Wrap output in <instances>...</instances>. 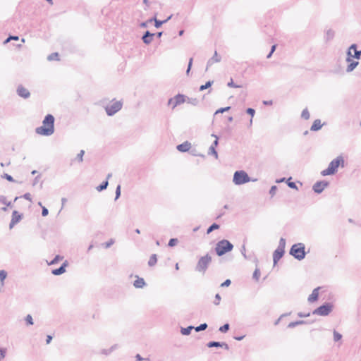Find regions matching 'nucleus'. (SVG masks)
Returning <instances> with one entry per match:
<instances>
[{
	"mask_svg": "<svg viewBox=\"0 0 361 361\" xmlns=\"http://www.w3.org/2000/svg\"><path fill=\"white\" fill-rule=\"evenodd\" d=\"M48 59L49 61H59V55L58 53H52L48 56Z\"/></svg>",
	"mask_w": 361,
	"mask_h": 361,
	"instance_id": "nucleus-23",
	"label": "nucleus"
},
{
	"mask_svg": "<svg viewBox=\"0 0 361 361\" xmlns=\"http://www.w3.org/2000/svg\"><path fill=\"white\" fill-rule=\"evenodd\" d=\"M290 254L295 258L301 260L305 256V245L302 243H297L292 246Z\"/></svg>",
	"mask_w": 361,
	"mask_h": 361,
	"instance_id": "nucleus-6",
	"label": "nucleus"
},
{
	"mask_svg": "<svg viewBox=\"0 0 361 361\" xmlns=\"http://www.w3.org/2000/svg\"><path fill=\"white\" fill-rule=\"evenodd\" d=\"M6 178L8 180H9V181H13V178H12L11 176L7 175V174H6Z\"/></svg>",
	"mask_w": 361,
	"mask_h": 361,
	"instance_id": "nucleus-54",
	"label": "nucleus"
},
{
	"mask_svg": "<svg viewBox=\"0 0 361 361\" xmlns=\"http://www.w3.org/2000/svg\"><path fill=\"white\" fill-rule=\"evenodd\" d=\"M136 359L138 360V361H141L142 360V358L141 357V356L140 355H136Z\"/></svg>",
	"mask_w": 361,
	"mask_h": 361,
	"instance_id": "nucleus-55",
	"label": "nucleus"
},
{
	"mask_svg": "<svg viewBox=\"0 0 361 361\" xmlns=\"http://www.w3.org/2000/svg\"><path fill=\"white\" fill-rule=\"evenodd\" d=\"M212 260V258L209 254L201 257L196 265V270L202 274H204L211 264Z\"/></svg>",
	"mask_w": 361,
	"mask_h": 361,
	"instance_id": "nucleus-4",
	"label": "nucleus"
},
{
	"mask_svg": "<svg viewBox=\"0 0 361 361\" xmlns=\"http://www.w3.org/2000/svg\"><path fill=\"white\" fill-rule=\"evenodd\" d=\"M67 265H68V262H67V261H66L63 262V264H62V266L60 268L52 270L51 273L54 275L62 274L64 272H66V267H67Z\"/></svg>",
	"mask_w": 361,
	"mask_h": 361,
	"instance_id": "nucleus-17",
	"label": "nucleus"
},
{
	"mask_svg": "<svg viewBox=\"0 0 361 361\" xmlns=\"http://www.w3.org/2000/svg\"><path fill=\"white\" fill-rule=\"evenodd\" d=\"M145 285V282L142 278H137L134 281V286L137 288H142Z\"/></svg>",
	"mask_w": 361,
	"mask_h": 361,
	"instance_id": "nucleus-20",
	"label": "nucleus"
},
{
	"mask_svg": "<svg viewBox=\"0 0 361 361\" xmlns=\"http://www.w3.org/2000/svg\"><path fill=\"white\" fill-rule=\"evenodd\" d=\"M6 276H7V273L5 271H4V270L0 271L1 286L4 285V281L6 278Z\"/></svg>",
	"mask_w": 361,
	"mask_h": 361,
	"instance_id": "nucleus-24",
	"label": "nucleus"
},
{
	"mask_svg": "<svg viewBox=\"0 0 361 361\" xmlns=\"http://www.w3.org/2000/svg\"><path fill=\"white\" fill-rule=\"evenodd\" d=\"M247 113L248 114H250V115L252 116V117L254 116V115H255V110H254L253 109H252V108H248V109H247Z\"/></svg>",
	"mask_w": 361,
	"mask_h": 361,
	"instance_id": "nucleus-43",
	"label": "nucleus"
},
{
	"mask_svg": "<svg viewBox=\"0 0 361 361\" xmlns=\"http://www.w3.org/2000/svg\"><path fill=\"white\" fill-rule=\"evenodd\" d=\"M23 197H24L25 199L29 200L30 202L32 201V197H31V195L30 193H26L25 194Z\"/></svg>",
	"mask_w": 361,
	"mask_h": 361,
	"instance_id": "nucleus-47",
	"label": "nucleus"
},
{
	"mask_svg": "<svg viewBox=\"0 0 361 361\" xmlns=\"http://www.w3.org/2000/svg\"><path fill=\"white\" fill-rule=\"evenodd\" d=\"M228 85L231 87H234V88H241L243 86L242 85H235L234 82H233V80L231 79V82H229L228 83Z\"/></svg>",
	"mask_w": 361,
	"mask_h": 361,
	"instance_id": "nucleus-32",
	"label": "nucleus"
},
{
	"mask_svg": "<svg viewBox=\"0 0 361 361\" xmlns=\"http://www.w3.org/2000/svg\"><path fill=\"white\" fill-rule=\"evenodd\" d=\"M230 109V107L228 106V107H226V108H221V109H218L216 111V114H219V113H223L226 111H228Z\"/></svg>",
	"mask_w": 361,
	"mask_h": 361,
	"instance_id": "nucleus-45",
	"label": "nucleus"
},
{
	"mask_svg": "<svg viewBox=\"0 0 361 361\" xmlns=\"http://www.w3.org/2000/svg\"><path fill=\"white\" fill-rule=\"evenodd\" d=\"M154 36V34H151L149 32L147 31L145 35L143 36L142 39L145 44H149L152 41V38Z\"/></svg>",
	"mask_w": 361,
	"mask_h": 361,
	"instance_id": "nucleus-21",
	"label": "nucleus"
},
{
	"mask_svg": "<svg viewBox=\"0 0 361 361\" xmlns=\"http://www.w3.org/2000/svg\"><path fill=\"white\" fill-rule=\"evenodd\" d=\"M276 45H273L272 47H271V51L269 53V54L267 56V58H270L271 56L272 55V54L274 52L275 49H276Z\"/></svg>",
	"mask_w": 361,
	"mask_h": 361,
	"instance_id": "nucleus-49",
	"label": "nucleus"
},
{
	"mask_svg": "<svg viewBox=\"0 0 361 361\" xmlns=\"http://www.w3.org/2000/svg\"><path fill=\"white\" fill-rule=\"evenodd\" d=\"M229 329V324H226L219 328V331L221 332H226Z\"/></svg>",
	"mask_w": 361,
	"mask_h": 361,
	"instance_id": "nucleus-36",
	"label": "nucleus"
},
{
	"mask_svg": "<svg viewBox=\"0 0 361 361\" xmlns=\"http://www.w3.org/2000/svg\"><path fill=\"white\" fill-rule=\"evenodd\" d=\"M319 290V288H317L313 290L312 293L310 295V296L308 298V301L310 302H314L318 300Z\"/></svg>",
	"mask_w": 361,
	"mask_h": 361,
	"instance_id": "nucleus-16",
	"label": "nucleus"
},
{
	"mask_svg": "<svg viewBox=\"0 0 361 361\" xmlns=\"http://www.w3.org/2000/svg\"><path fill=\"white\" fill-rule=\"evenodd\" d=\"M190 148H191V144L188 141H186L180 145H178L177 146V149L182 152H188L190 150Z\"/></svg>",
	"mask_w": 361,
	"mask_h": 361,
	"instance_id": "nucleus-15",
	"label": "nucleus"
},
{
	"mask_svg": "<svg viewBox=\"0 0 361 361\" xmlns=\"http://www.w3.org/2000/svg\"><path fill=\"white\" fill-rule=\"evenodd\" d=\"M123 104L121 101L113 99L110 103L105 107L106 114L109 116H112L122 108Z\"/></svg>",
	"mask_w": 361,
	"mask_h": 361,
	"instance_id": "nucleus-7",
	"label": "nucleus"
},
{
	"mask_svg": "<svg viewBox=\"0 0 361 361\" xmlns=\"http://www.w3.org/2000/svg\"><path fill=\"white\" fill-rule=\"evenodd\" d=\"M63 259V257L59 256V255H57L55 257V258L50 262L49 264H56L58 262L61 261Z\"/></svg>",
	"mask_w": 361,
	"mask_h": 361,
	"instance_id": "nucleus-30",
	"label": "nucleus"
},
{
	"mask_svg": "<svg viewBox=\"0 0 361 361\" xmlns=\"http://www.w3.org/2000/svg\"><path fill=\"white\" fill-rule=\"evenodd\" d=\"M39 204L42 207V215L43 216H46L47 214H48V210L46 207L42 206V204L41 203H39Z\"/></svg>",
	"mask_w": 361,
	"mask_h": 361,
	"instance_id": "nucleus-39",
	"label": "nucleus"
},
{
	"mask_svg": "<svg viewBox=\"0 0 361 361\" xmlns=\"http://www.w3.org/2000/svg\"><path fill=\"white\" fill-rule=\"evenodd\" d=\"M192 329H193L192 326H188V328L182 329L181 333L183 335H188V334H190V333Z\"/></svg>",
	"mask_w": 361,
	"mask_h": 361,
	"instance_id": "nucleus-26",
	"label": "nucleus"
},
{
	"mask_svg": "<svg viewBox=\"0 0 361 361\" xmlns=\"http://www.w3.org/2000/svg\"><path fill=\"white\" fill-rule=\"evenodd\" d=\"M288 186H289L290 188H296V185H295V183H293V182L288 181Z\"/></svg>",
	"mask_w": 361,
	"mask_h": 361,
	"instance_id": "nucleus-50",
	"label": "nucleus"
},
{
	"mask_svg": "<svg viewBox=\"0 0 361 361\" xmlns=\"http://www.w3.org/2000/svg\"><path fill=\"white\" fill-rule=\"evenodd\" d=\"M339 166H344V160L341 156L337 157L336 159H333L330 162L328 168L323 170L321 174L323 176L333 175L337 171Z\"/></svg>",
	"mask_w": 361,
	"mask_h": 361,
	"instance_id": "nucleus-3",
	"label": "nucleus"
},
{
	"mask_svg": "<svg viewBox=\"0 0 361 361\" xmlns=\"http://www.w3.org/2000/svg\"><path fill=\"white\" fill-rule=\"evenodd\" d=\"M192 61H193V59L192 58L190 59L189 63H188V70H187V74H188L190 71V68H191V66H192Z\"/></svg>",
	"mask_w": 361,
	"mask_h": 361,
	"instance_id": "nucleus-46",
	"label": "nucleus"
},
{
	"mask_svg": "<svg viewBox=\"0 0 361 361\" xmlns=\"http://www.w3.org/2000/svg\"><path fill=\"white\" fill-rule=\"evenodd\" d=\"M116 199H118L121 195V185H118L116 188Z\"/></svg>",
	"mask_w": 361,
	"mask_h": 361,
	"instance_id": "nucleus-41",
	"label": "nucleus"
},
{
	"mask_svg": "<svg viewBox=\"0 0 361 361\" xmlns=\"http://www.w3.org/2000/svg\"><path fill=\"white\" fill-rule=\"evenodd\" d=\"M212 150H213V152H214V154L216 155V156H217L216 152H215V151H214V148H213V147H212Z\"/></svg>",
	"mask_w": 361,
	"mask_h": 361,
	"instance_id": "nucleus-57",
	"label": "nucleus"
},
{
	"mask_svg": "<svg viewBox=\"0 0 361 361\" xmlns=\"http://www.w3.org/2000/svg\"><path fill=\"white\" fill-rule=\"evenodd\" d=\"M276 190H277V188L275 185H274L271 188L269 192L271 196H274L276 194Z\"/></svg>",
	"mask_w": 361,
	"mask_h": 361,
	"instance_id": "nucleus-40",
	"label": "nucleus"
},
{
	"mask_svg": "<svg viewBox=\"0 0 361 361\" xmlns=\"http://www.w3.org/2000/svg\"><path fill=\"white\" fill-rule=\"evenodd\" d=\"M186 102V97L183 94H178L174 97L171 98L168 104L171 106L172 109H175L178 105L182 104Z\"/></svg>",
	"mask_w": 361,
	"mask_h": 361,
	"instance_id": "nucleus-11",
	"label": "nucleus"
},
{
	"mask_svg": "<svg viewBox=\"0 0 361 361\" xmlns=\"http://www.w3.org/2000/svg\"><path fill=\"white\" fill-rule=\"evenodd\" d=\"M22 214L17 211H13L12 213L11 220L9 225V228H12L16 224H17L22 219Z\"/></svg>",
	"mask_w": 361,
	"mask_h": 361,
	"instance_id": "nucleus-12",
	"label": "nucleus"
},
{
	"mask_svg": "<svg viewBox=\"0 0 361 361\" xmlns=\"http://www.w3.org/2000/svg\"><path fill=\"white\" fill-rule=\"evenodd\" d=\"M207 327V324H202L201 325H200L199 326L195 328V331H202V330L206 329Z\"/></svg>",
	"mask_w": 361,
	"mask_h": 361,
	"instance_id": "nucleus-35",
	"label": "nucleus"
},
{
	"mask_svg": "<svg viewBox=\"0 0 361 361\" xmlns=\"http://www.w3.org/2000/svg\"><path fill=\"white\" fill-rule=\"evenodd\" d=\"M219 228V226L216 224H213L208 229H207V233L209 234L212 231L214 230H216V229H218Z\"/></svg>",
	"mask_w": 361,
	"mask_h": 361,
	"instance_id": "nucleus-27",
	"label": "nucleus"
},
{
	"mask_svg": "<svg viewBox=\"0 0 361 361\" xmlns=\"http://www.w3.org/2000/svg\"><path fill=\"white\" fill-rule=\"evenodd\" d=\"M302 117L304 118L305 119H309L310 118V113H309L308 110L305 109V110L302 111Z\"/></svg>",
	"mask_w": 361,
	"mask_h": 361,
	"instance_id": "nucleus-33",
	"label": "nucleus"
},
{
	"mask_svg": "<svg viewBox=\"0 0 361 361\" xmlns=\"http://www.w3.org/2000/svg\"><path fill=\"white\" fill-rule=\"evenodd\" d=\"M177 243H178L177 239L172 238L169 242V246H170V247L175 246L177 244Z\"/></svg>",
	"mask_w": 361,
	"mask_h": 361,
	"instance_id": "nucleus-38",
	"label": "nucleus"
},
{
	"mask_svg": "<svg viewBox=\"0 0 361 361\" xmlns=\"http://www.w3.org/2000/svg\"><path fill=\"white\" fill-rule=\"evenodd\" d=\"M114 243V239H110L107 242L103 243V247H105V248H108L111 245H112Z\"/></svg>",
	"mask_w": 361,
	"mask_h": 361,
	"instance_id": "nucleus-29",
	"label": "nucleus"
},
{
	"mask_svg": "<svg viewBox=\"0 0 361 361\" xmlns=\"http://www.w3.org/2000/svg\"><path fill=\"white\" fill-rule=\"evenodd\" d=\"M108 185V181L103 182L101 185L97 187V190L98 191H102L104 189H106Z\"/></svg>",
	"mask_w": 361,
	"mask_h": 361,
	"instance_id": "nucleus-25",
	"label": "nucleus"
},
{
	"mask_svg": "<svg viewBox=\"0 0 361 361\" xmlns=\"http://www.w3.org/2000/svg\"><path fill=\"white\" fill-rule=\"evenodd\" d=\"M47 1L48 2L51 3V1H52V0H47Z\"/></svg>",
	"mask_w": 361,
	"mask_h": 361,
	"instance_id": "nucleus-60",
	"label": "nucleus"
},
{
	"mask_svg": "<svg viewBox=\"0 0 361 361\" xmlns=\"http://www.w3.org/2000/svg\"><path fill=\"white\" fill-rule=\"evenodd\" d=\"M286 245V241L283 238L280 240L279 246L275 250L273 255V259L274 264H276L277 262L283 257L284 254V249Z\"/></svg>",
	"mask_w": 361,
	"mask_h": 361,
	"instance_id": "nucleus-9",
	"label": "nucleus"
},
{
	"mask_svg": "<svg viewBox=\"0 0 361 361\" xmlns=\"http://www.w3.org/2000/svg\"><path fill=\"white\" fill-rule=\"evenodd\" d=\"M25 321L28 325H32L33 324V319L30 314H28L25 317Z\"/></svg>",
	"mask_w": 361,
	"mask_h": 361,
	"instance_id": "nucleus-31",
	"label": "nucleus"
},
{
	"mask_svg": "<svg viewBox=\"0 0 361 361\" xmlns=\"http://www.w3.org/2000/svg\"><path fill=\"white\" fill-rule=\"evenodd\" d=\"M37 134L43 136H49L54 132V118L52 115L48 114L42 121V126L36 128Z\"/></svg>",
	"mask_w": 361,
	"mask_h": 361,
	"instance_id": "nucleus-1",
	"label": "nucleus"
},
{
	"mask_svg": "<svg viewBox=\"0 0 361 361\" xmlns=\"http://www.w3.org/2000/svg\"><path fill=\"white\" fill-rule=\"evenodd\" d=\"M327 185H328L327 182H324V181L317 182L314 185L313 189L316 192L319 193L324 190V188L327 186Z\"/></svg>",
	"mask_w": 361,
	"mask_h": 361,
	"instance_id": "nucleus-14",
	"label": "nucleus"
},
{
	"mask_svg": "<svg viewBox=\"0 0 361 361\" xmlns=\"http://www.w3.org/2000/svg\"><path fill=\"white\" fill-rule=\"evenodd\" d=\"M233 247V245L229 241L227 240H222L216 244L215 250L219 256H221L231 251Z\"/></svg>",
	"mask_w": 361,
	"mask_h": 361,
	"instance_id": "nucleus-5",
	"label": "nucleus"
},
{
	"mask_svg": "<svg viewBox=\"0 0 361 361\" xmlns=\"http://www.w3.org/2000/svg\"><path fill=\"white\" fill-rule=\"evenodd\" d=\"M220 301H221V296L219 295V294H216L215 296L214 304L219 305L220 303Z\"/></svg>",
	"mask_w": 361,
	"mask_h": 361,
	"instance_id": "nucleus-42",
	"label": "nucleus"
},
{
	"mask_svg": "<svg viewBox=\"0 0 361 361\" xmlns=\"http://www.w3.org/2000/svg\"><path fill=\"white\" fill-rule=\"evenodd\" d=\"M17 92L20 97L25 98V99L28 98L30 95L28 90L27 88H25V87H23V85L18 86V87L17 89Z\"/></svg>",
	"mask_w": 361,
	"mask_h": 361,
	"instance_id": "nucleus-13",
	"label": "nucleus"
},
{
	"mask_svg": "<svg viewBox=\"0 0 361 361\" xmlns=\"http://www.w3.org/2000/svg\"><path fill=\"white\" fill-rule=\"evenodd\" d=\"M175 268H176V270L179 269V264H178V263L176 264Z\"/></svg>",
	"mask_w": 361,
	"mask_h": 361,
	"instance_id": "nucleus-56",
	"label": "nucleus"
},
{
	"mask_svg": "<svg viewBox=\"0 0 361 361\" xmlns=\"http://www.w3.org/2000/svg\"><path fill=\"white\" fill-rule=\"evenodd\" d=\"M162 24V22H159L157 20H155V26L157 27H159L161 26V25Z\"/></svg>",
	"mask_w": 361,
	"mask_h": 361,
	"instance_id": "nucleus-52",
	"label": "nucleus"
},
{
	"mask_svg": "<svg viewBox=\"0 0 361 361\" xmlns=\"http://www.w3.org/2000/svg\"><path fill=\"white\" fill-rule=\"evenodd\" d=\"M157 262V257L155 254L152 255L148 261V264L150 267L154 266Z\"/></svg>",
	"mask_w": 361,
	"mask_h": 361,
	"instance_id": "nucleus-22",
	"label": "nucleus"
},
{
	"mask_svg": "<svg viewBox=\"0 0 361 361\" xmlns=\"http://www.w3.org/2000/svg\"><path fill=\"white\" fill-rule=\"evenodd\" d=\"M231 280H230V279H227V280H226L224 283H222L221 284V287H224V286H230V284H231Z\"/></svg>",
	"mask_w": 361,
	"mask_h": 361,
	"instance_id": "nucleus-44",
	"label": "nucleus"
},
{
	"mask_svg": "<svg viewBox=\"0 0 361 361\" xmlns=\"http://www.w3.org/2000/svg\"><path fill=\"white\" fill-rule=\"evenodd\" d=\"M11 39H14V40H18V37L17 36H11L10 37H8L6 41H5V43H7Z\"/></svg>",
	"mask_w": 361,
	"mask_h": 361,
	"instance_id": "nucleus-48",
	"label": "nucleus"
},
{
	"mask_svg": "<svg viewBox=\"0 0 361 361\" xmlns=\"http://www.w3.org/2000/svg\"><path fill=\"white\" fill-rule=\"evenodd\" d=\"M51 340H52V336L50 335H48L47 336V340H46L47 344H49L51 343Z\"/></svg>",
	"mask_w": 361,
	"mask_h": 361,
	"instance_id": "nucleus-51",
	"label": "nucleus"
},
{
	"mask_svg": "<svg viewBox=\"0 0 361 361\" xmlns=\"http://www.w3.org/2000/svg\"><path fill=\"white\" fill-rule=\"evenodd\" d=\"M219 61V60L218 59H215V61H216V62H217V61Z\"/></svg>",
	"mask_w": 361,
	"mask_h": 361,
	"instance_id": "nucleus-61",
	"label": "nucleus"
},
{
	"mask_svg": "<svg viewBox=\"0 0 361 361\" xmlns=\"http://www.w3.org/2000/svg\"><path fill=\"white\" fill-rule=\"evenodd\" d=\"M212 82L208 81L205 85H201L200 87V90L202 91L208 87H209L212 85Z\"/></svg>",
	"mask_w": 361,
	"mask_h": 361,
	"instance_id": "nucleus-34",
	"label": "nucleus"
},
{
	"mask_svg": "<svg viewBox=\"0 0 361 361\" xmlns=\"http://www.w3.org/2000/svg\"><path fill=\"white\" fill-rule=\"evenodd\" d=\"M207 346L209 348H212V347H224L226 349H228V345L226 343H221L219 342H216V341L209 342L207 343Z\"/></svg>",
	"mask_w": 361,
	"mask_h": 361,
	"instance_id": "nucleus-18",
	"label": "nucleus"
},
{
	"mask_svg": "<svg viewBox=\"0 0 361 361\" xmlns=\"http://www.w3.org/2000/svg\"><path fill=\"white\" fill-rule=\"evenodd\" d=\"M214 56H217V52L215 51Z\"/></svg>",
	"mask_w": 361,
	"mask_h": 361,
	"instance_id": "nucleus-59",
	"label": "nucleus"
},
{
	"mask_svg": "<svg viewBox=\"0 0 361 361\" xmlns=\"http://www.w3.org/2000/svg\"><path fill=\"white\" fill-rule=\"evenodd\" d=\"M144 3H145V4H147V0H144Z\"/></svg>",
	"mask_w": 361,
	"mask_h": 361,
	"instance_id": "nucleus-58",
	"label": "nucleus"
},
{
	"mask_svg": "<svg viewBox=\"0 0 361 361\" xmlns=\"http://www.w3.org/2000/svg\"><path fill=\"white\" fill-rule=\"evenodd\" d=\"M361 55V51L357 50V47L355 44H353L350 47L348 51V58L347 61L349 63L347 67V71L350 72L355 69V68L358 65L357 61H353L352 58H355L357 60L360 59Z\"/></svg>",
	"mask_w": 361,
	"mask_h": 361,
	"instance_id": "nucleus-2",
	"label": "nucleus"
},
{
	"mask_svg": "<svg viewBox=\"0 0 361 361\" xmlns=\"http://www.w3.org/2000/svg\"><path fill=\"white\" fill-rule=\"evenodd\" d=\"M322 127V124L321 123V121L319 119H317L314 121L313 124L312 125L310 130L312 131H317Z\"/></svg>",
	"mask_w": 361,
	"mask_h": 361,
	"instance_id": "nucleus-19",
	"label": "nucleus"
},
{
	"mask_svg": "<svg viewBox=\"0 0 361 361\" xmlns=\"http://www.w3.org/2000/svg\"><path fill=\"white\" fill-rule=\"evenodd\" d=\"M84 154H85L84 150H81V151L80 152V153L78 154V156H77V159H78V161L79 162L82 161V159H82V157H83Z\"/></svg>",
	"mask_w": 361,
	"mask_h": 361,
	"instance_id": "nucleus-37",
	"label": "nucleus"
},
{
	"mask_svg": "<svg viewBox=\"0 0 361 361\" xmlns=\"http://www.w3.org/2000/svg\"><path fill=\"white\" fill-rule=\"evenodd\" d=\"M342 335L339 334L338 332L334 331V340L335 341H338L341 339Z\"/></svg>",
	"mask_w": 361,
	"mask_h": 361,
	"instance_id": "nucleus-28",
	"label": "nucleus"
},
{
	"mask_svg": "<svg viewBox=\"0 0 361 361\" xmlns=\"http://www.w3.org/2000/svg\"><path fill=\"white\" fill-rule=\"evenodd\" d=\"M264 104L265 105H272L273 104V102L271 100H269V101H264Z\"/></svg>",
	"mask_w": 361,
	"mask_h": 361,
	"instance_id": "nucleus-53",
	"label": "nucleus"
},
{
	"mask_svg": "<svg viewBox=\"0 0 361 361\" xmlns=\"http://www.w3.org/2000/svg\"><path fill=\"white\" fill-rule=\"evenodd\" d=\"M332 310L333 305L330 303H326L315 309L313 311V314L320 316H326L332 311Z\"/></svg>",
	"mask_w": 361,
	"mask_h": 361,
	"instance_id": "nucleus-10",
	"label": "nucleus"
},
{
	"mask_svg": "<svg viewBox=\"0 0 361 361\" xmlns=\"http://www.w3.org/2000/svg\"><path fill=\"white\" fill-rule=\"evenodd\" d=\"M250 181V178L244 171H236L233 176V182L236 185H242Z\"/></svg>",
	"mask_w": 361,
	"mask_h": 361,
	"instance_id": "nucleus-8",
	"label": "nucleus"
}]
</instances>
